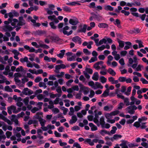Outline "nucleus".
Listing matches in <instances>:
<instances>
[{
  "label": "nucleus",
  "instance_id": "f257e3e1",
  "mask_svg": "<svg viewBox=\"0 0 148 148\" xmlns=\"http://www.w3.org/2000/svg\"><path fill=\"white\" fill-rule=\"evenodd\" d=\"M14 28L10 25H5L1 27V30L5 32V35L8 37H10V32L13 30Z\"/></svg>",
  "mask_w": 148,
  "mask_h": 148
},
{
  "label": "nucleus",
  "instance_id": "f03ea898",
  "mask_svg": "<svg viewBox=\"0 0 148 148\" xmlns=\"http://www.w3.org/2000/svg\"><path fill=\"white\" fill-rule=\"evenodd\" d=\"M88 85L94 90L98 88L102 89L103 88L101 84L98 82H96L95 83L93 81H90L88 82Z\"/></svg>",
  "mask_w": 148,
  "mask_h": 148
},
{
  "label": "nucleus",
  "instance_id": "7ed1b4c3",
  "mask_svg": "<svg viewBox=\"0 0 148 148\" xmlns=\"http://www.w3.org/2000/svg\"><path fill=\"white\" fill-rule=\"evenodd\" d=\"M42 112H38L34 116V117L36 119H38L40 123V124L41 126L42 127H43L45 126V124L46 122V121L45 119L42 118L41 116L39 115H42Z\"/></svg>",
  "mask_w": 148,
  "mask_h": 148
},
{
  "label": "nucleus",
  "instance_id": "20e7f679",
  "mask_svg": "<svg viewBox=\"0 0 148 148\" xmlns=\"http://www.w3.org/2000/svg\"><path fill=\"white\" fill-rule=\"evenodd\" d=\"M7 109L8 113L9 114H12V111L14 113H17L21 110L20 108H18L17 109H16V106L14 105H12L8 107Z\"/></svg>",
  "mask_w": 148,
  "mask_h": 148
},
{
  "label": "nucleus",
  "instance_id": "39448f33",
  "mask_svg": "<svg viewBox=\"0 0 148 148\" xmlns=\"http://www.w3.org/2000/svg\"><path fill=\"white\" fill-rule=\"evenodd\" d=\"M98 116L97 114L95 115V117L93 119V121L97 125L99 126L100 125H102L105 122L103 116H102L100 118L99 121L98 120Z\"/></svg>",
  "mask_w": 148,
  "mask_h": 148
},
{
  "label": "nucleus",
  "instance_id": "423d86ee",
  "mask_svg": "<svg viewBox=\"0 0 148 148\" xmlns=\"http://www.w3.org/2000/svg\"><path fill=\"white\" fill-rule=\"evenodd\" d=\"M94 67L97 70L102 69L106 68V66L103 64V62L102 61L97 62L94 65Z\"/></svg>",
  "mask_w": 148,
  "mask_h": 148
},
{
  "label": "nucleus",
  "instance_id": "0eeeda50",
  "mask_svg": "<svg viewBox=\"0 0 148 148\" xmlns=\"http://www.w3.org/2000/svg\"><path fill=\"white\" fill-rule=\"evenodd\" d=\"M137 109V107L135 105L129 106L126 109L127 113L131 114H133L135 112V110Z\"/></svg>",
  "mask_w": 148,
  "mask_h": 148
},
{
  "label": "nucleus",
  "instance_id": "6e6552de",
  "mask_svg": "<svg viewBox=\"0 0 148 148\" xmlns=\"http://www.w3.org/2000/svg\"><path fill=\"white\" fill-rule=\"evenodd\" d=\"M105 116L107 119V122L111 123H113L115 122V119H111L112 118L113 116L111 112L105 114Z\"/></svg>",
  "mask_w": 148,
  "mask_h": 148
},
{
  "label": "nucleus",
  "instance_id": "1a4fd4ad",
  "mask_svg": "<svg viewBox=\"0 0 148 148\" xmlns=\"http://www.w3.org/2000/svg\"><path fill=\"white\" fill-rule=\"evenodd\" d=\"M67 56V59L68 61H72L75 60L76 56L75 54H73V53L71 52H68L66 53Z\"/></svg>",
  "mask_w": 148,
  "mask_h": 148
},
{
  "label": "nucleus",
  "instance_id": "9d476101",
  "mask_svg": "<svg viewBox=\"0 0 148 148\" xmlns=\"http://www.w3.org/2000/svg\"><path fill=\"white\" fill-rule=\"evenodd\" d=\"M79 85L80 89L79 91L80 92H81V91H83L84 94V95H86L88 93L89 89L88 87L84 86L81 83H79Z\"/></svg>",
  "mask_w": 148,
  "mask_h": 148
},
{
  "label": "nucleus",
  "instance_id": "9b49d317",
  "mask_svg": "<svg viewBox=\"0 0 148 148\" xmlns=\"http://www.w3.org/2000/svg\"><path fill=\"white\" fill-rule=\"evenodd\" d=\"M33 93V92L31 90L27 88H25L22 93L20 94V95L22 96V93L26 95H29L32 94Z\"/></svg>",
  "mask_w": 148,
  "mask_h": 148
},
{
  "label": "nucleus",
  "instance_id": "f8f14e48",
  "mask_svg": "<svg viewBox=\"0 0 148 148\" xmlns=\"http://www.w3.org/2000/svg\"><path fill=\"white\" fill-rule=\"evenodd\" d=\"M16 135V136L17 138L16 140L18 141H19L21 140V135L20 133L16 132L15 134H14ZM10 139L12 140H15L16 139V138L15 136H13L10 137Z\"/></svg>",
  "mask_w": 148,
  "mask_h": 148
},
{
  "label": "nucleus",
  "instance_id": "ddd939ff",
  "mask_svg": "<svg viewBox=\"0 0 148 148\" xmlns=\"http://www.w3.org/2000/svg\"><path fill=\"white\" fill-rule=\"evenodd\" d=\"M69 29V27L68 26H66L64 27L62 30H60V32H62L63 34L65 35H71L72 33V31L71 30L69 32H68L66 30H68Z\"/></svg>",
  "mask_w": 148,
  "mask_h": 148
},
{
  "label": "nucleus",
  "instance_id": "4468645a",
  "mask_svg": "<svg viewBox=\"0 0 148 148\" xmlns=\"http://www.w3.org/2000/svg\"><path fill=\"white\" fill-rule=\"evenodd\" d=\"M10 23H11V25L14 27L16 26L17 23H18V21L16 19H11V18H9L8 19Z\"/></svg>",
  "mask_w": 148,
  "mask_h": 148
},
{
  "label": "nucleus",
  "instance_id": "2eb2a0df",
  "mask_svg": "<svg viewBox=\"0 0 148 148\" xmlns=\"http://www.w3.org/2000/svg\"><path fill=\"white\" fill-rule=\"evenodd\" d=\"M48 18L51 21H53L56 23H58L59 22L58 19L54 15L49 16L48 17Z\"/></svg>",
  "mask_w": 148,
  "mask_h": 148
},
{
  "label": "nucleus",
  "instance_id": "dca6fc26",
  "mask_svg": "<svg viewBox=\"0 0 148 148\" xmlns=\"http://www.w3.org/2000/svg\"><path fill=\"white\" fill-rule=\"evenodd\" d=\"M19 21L17 23L18 26H23L25 25V22L22 16H20L18 18Z\"/></svg>",
  "mask_w": 148,
  "mask_h": 148
},
{
  "label": "nucleus",
  "instance_id": "f3484780",
  "mask_svg": "<svg viewBox=\"0 0 148 148\" xmlns=\"http://www.w3.org/2000/svg\"><path fill=\"white\" fill-rule=\"evenodd\" d=\"M28 19L30 21L33 23V25L36 27H39L40 25V24L38 23H36L35 20L33 19L32 17L29 16L28 17Z\"/></svg>",
  "mask_w": 148,
  "mask_h": 148
},
{
  "label": "nucleus",
  "instance_id": "a211bd4d",
  "mask_svg": "<svg viewBox=\"0 0 148 148\" xmlns=\"http://www.w3.org/2000/svg\"><path fill=\"white\" fill-rule=\"evenodd\" d=\"M72 40L74 42L80 44L82 43L81 38L78 36H75L73 38Z\"/></svg>",
  "mask_w": 148,
  "mask_h": 148
},
{
  "label": "nucleus",
  "instance_id": "6ab92c4d",
  "mask_svg": "<svg viewBox=\"0 0 148 148\" xmlns=\"http://www.w3.org/2000/svg\"><path fill=\"white\" fill-rule=\"evenodd\" d=\"M138 118L136 116H134L132 117V119H129L126 121V123L127 124H130L132 123L134 121L136 120Z\"/></svg>",
  "mask_w": 148,
  "mask_h": 148
},
{
  "label": "nucleus",
  "instance_id": "aec40b11",
  "mask_svg": "<svg viewBox=\"0 0 148 148\" xmlns=\"http://www.w3.org/2000/svg\"><path fill=\"white\" fill-rule=\"evenodd\" d=\"M78 21L76 18H73L69 20V23L73 25H77L78 23Z\"/></svg>",
  "mask_w": 148,
  "mask_h": 148
},
{
  "label": "nucleus",
  "instance_id": "412c9836",
  "mask_svg": "<svg viewBox=\"0 0 148 148\" xmlns=\"http://www.w3.org/2000/svg\"><path fill=\"white\" fill-rule=\"evenodd\" d=\"M99 78V75L98 72H95L92 77V79L95 81H97Z\"/></svg>",
  "mask_w": 148,
  "mask_h": 148
},
{
  "label": "nucleus",
  "instance_id": "4be33fe9",
  "mask_svg": "<svg viewBox=\"0 0 148 148\" xmlns=\"http://www.w3.org/2000/svg\"><path fill=\"white\" fill-rule=\"evenodd\" d=\"M89 125L92 131H95L97 130V127L92 123H90Z\"/></svg>",
  "mask_w": 148,
  "mask_h": 148
},
{
  "label": "nucleus",
  "instance_id": "5701e85b",
  "mask_svg": "<svg viewBox=\"0 0 148 148\" xmlns=\"http://www.w3.org/2000/svg\"><path fill=\"white\" fill-rule=\"evenodd\" d=\"M16 84L19 86L20 87H23L24 84L22 82H21L19 79L18 80H14Z\"/></svg>",
  "mask_w": 148,
  "mask_h": 148
},
{
  "label": "nucleus",
  "instance_id": "b1692460",
  "mask_svg": "<svg viewBox=\"0 0 148 148\" xmlns=\"http://www.w3.org/2000/svg\"><path fill=\"white\" fill-rule=\"evenodd\" d=\"M65 52V50H62L60 51V53L58 54H57V55L58 57L60 58H62L64 55Z\"/></svg>",
  "mask_w": 148,
  "mask_h": 148
},
{
  "label": "nucleus",
  "instance_id": "393cba45",
  "mask_svg": "<svg viewBox=\"0 0 148 148\" xmlns=\"http://www.w3.org/2000/svg\"><path fill=\"white\" fill-rule=\"evenodd\" d=\"M77 120V119L76 115H73L72 116V119L70 120L69 122L71 124L75 123Z\"/></svg>",
  "mask_w": 148,
  "mask_h": 148
},
{
  "label": "nucleus",
  "instance_id": "a878e982",
  "mask_svg": "<svg viewBox=\"0 0 148 148\" xmlns=\"http://www.w3.org/2000/svg\"><path fill=\"white\" fill-rule=\"evenodd\" d=\"M84 142L88 143L90 146H93L94 145V143H93V140H92L91 139L89 138H87L85 139Z\"/></svg>",
  "mask_w": 148,
  "mask_h": 148
},
{
  "label": "nucleus",
  "instance_id": "bb28decb",
  "mask_svg": "<svg viewBox=\"0 0 148 148\" xmlns=\"http://www.w3.org/2000/svg\"><path fill=\"white\" fill-rule=\"evenodd\" d=\"M109 89H106L101 95L102 97H106L109 95Z\"/></svg>",
  "mask_w": 148,
  "mask_h": 148
},
{
  "label": "nucleus",
  "instance_id": "cd10ccee",
  "mask_svg": "<svg viewBox=\"0 0 148 148\" xmlns=\"http://www.w3.org/2000/svg\"><path fill=\"white\" fill-rule=\"evenodd\" d=\"M113 108V106L112 105L106 106L104 107L103 109L105 111H110Z\"/></svg>",
  "mask_w": 148,
  "mask_h": 148
},
{
  "label": "nucleus",
  "instance_id": "c85d7f7f",
  "mask_svg": "<svg viewBox=\"0 0 148 148\" xmlns=\"http://www.w3.org/2000/svg\"><path fill=\"white\" fill-rule=\"evenodd\" d=\"M130 99L131 101H135V104L136 105H138L140 103V101L136 98L134 97H131L130 98Z\"/></svg>",
  "mask_w": 148,
  "mask_h": 148
},
{
  "label": "nucleus",
  "instance_id": "c756f323",
  "mask_svg": "<svg viewBox=\"0 0 148 148\" xmlns=\"http://www.w3.org/2000/svg\"><path fill=\"white\" fill-rule=\"evenodd\" d=\"M125 43L126 45L124 47V49L125 50H127L130 48L132 45V43L130 42H126Z\"/></svg>",
  "mask_w": 148,
  "mask_h": 148
},
{
  "label": "nucleus",
  "instance_id": "7c9ffc66",
  "mask_svg": "<svg viewBox=\"0 0 148 148\" xmlns=\"http://www.w3.org/2000/svg\"><path fill=\"white\" fill-rule=\"evenodd\" d=\"M13 98L16 102L19 101H21L22 100V99L21 97H18L16 95H14L13 96Z\"/></svg>",
  "mask_w": 148,
  "mask_h": 148
},
{
  "label": "nucleus",
  "instance_id": "2f4dec72",
  "mask_svg": "<svg viewBox=\"0 0 148 148\" xmlns=\"http://www.w3.org/2000/svg\"><path fill=\"white\" fill-rule=\"evenodd\" d=\"M117 130V128L115 126H113L112 127V129L109 132V135L114 134Z\"/></svg>",
  "mask_w": 148,
  "mask_h": 148
},
{
  "label": "nucleus",
  "instance_id": "473e14b6",
  "mask_svg": "<svg viewBox=\"0 0 148 148\" xmlns=\"http://www.w3.org/2000/svg\"><path fill=\"white\" fill-rule=\"evenodd\" d=\"M107 72L112 76H114L116 74V72L113 69L111 68L108 69L107 70Z\"/></svg>",
  "mask_w": 148,
  "mask_h": 148
},
{
  "label": "nucleus",
  "instance_id": "72a5a7b5",
  "mask_svg": "<svg viewBox=\"0 0 148 148\" xmlns=\"http://www.w3.org/2000/svg\"><path fill=\"white\" fill-rule=\"evenodd\" d=\"M89 65L86 66L85 68L86 71L88 73L90 74H92L93 72L92 70L90 69L89 67Z\"/></svg>",
  "mask_w": 148,
  "mask_h": 148
},
{
  "label": "nucleus",
  "instance_id": "f704fd0d",
  "mask_svg": "<svg viewBox=\"0 0 148 148\" xmlns=\"http://www.w3.org/2000/svg\"><path fill=\"white\" fill-rule=\"evenodd\" d=\"M98 26L101 28H106L108 27V25L106 23H100L98 24Z\"/></svg>",
  "mask_w": 148,
  "mask_h": 148
},
{
  "label": "nucleus",
  "instance_id": "c9c22d12",
  "mask_svg": "<svg viewBox=\"0 0 148 148\" xmlns=\"http://www.w3.org/2000/svg\"><path fill=\"white\" fill-rule=\"evenodd\" d=\"M54 86H52L51 88L52 90H54L56 88H57L58 86V81H55L53 83Z\"/></svg>",
  "mask_w": 148,
  "mask_h": 148
},
{
  "label": "nucleus",
  "instance_id": "e433bc0d",
  "mask_svg": "<svg viewBox=\"0 0 148 148\" xmlns=\"http://www.w3.org/2000/svg\"><path fill=\"white\" fill-rule=\"evenodd\" d=\"M87 26L86 25H84L83 27L80 29L79 30L78 32H85L86 31Z\"/></svg>",
  "mask_w": 148,
  "mask_h": 148
},
{
  "label": "nucleus",
  "instance_id": "4c0bfd02",
  "mask_svg": "<svg viewBox=\"0 0 148 148\" xmlns=\"http://www.w3.org/2000/svg\"><path fill=\"white\" fill-rule=\"evenodd\" d=\"M104 9L106 10L112 11L113 8L110 5H106L104 6Z\"/></svg>",
  "mask_w": 148,
  "mask_h": 148
},
{
  "label": "nucleus",
  "instance_id": "58836bf2",
  "mask_svg": "<svg viewBox=\"0 0 148 148\" xmlns=\"http://www.w3.org/2000/svg\"><path fill=\"white\" fill-rule=\"evenodd\" d=\"M21 73H16L14 74V80H19L18 78L21 77Z\"/></svg>",
  "mask_w": 148,
  "mask_h": 148
},
{
  "label": "nucleus",
  "instance_id": "ea45409f",
  "mask_svg": "<svg viewBox=\"0 0 148 148\" xmlns=\"http://www.w3.org/2000/svg\"><path fill=\"white\" fill-rule=\"evenodd\" d=\"M107 79L103 76H101L99 78V80L102 83L104 84L107 81Z\"/></svg>",
  "mask_w": 148,
  "mask_h": 148
},
{
  "label": "nucleus",
  "instance_id": "a19ab883",
  "mask_svg": "<svg viewBox=\"0 0 148 148\" xmlns=\"http://www.w3.org/2000/svg\"><path fill=\"white\" fill-rule=\"evenodd\" d=\"M99 133L102 136H103L106 134L109 135V132L107 131L106 130H103L100 131Z\"/></svg>",
  "mask_w": 148,
  "mask_h": 148
},
{
  "label": "nucleus",
  "instance_id": "79ce46f5",
  "mask_svg": "<svg viewBox=\"0 0 148 148\" xmlns=\"http://www.w3.org/2000/svg\"><path fill=\"white\" fill-rule=\"evenodd\" d=\"M12 121L15 122V123L16 125H17L18 123V121L16 119V116L15 115H13L12 116Z\"/></svg>",
  "mask_w": 148,
  "mask_h": 148
},
{
  "label": "nucleus",
  "instance_id": "37998d69",
  "mask_svg": "<svg viewBox=\"0 0 148 148\" xmlns=\"http://www.w3.org/2000/svg\"><path fill=\"white\" fill-rule=\"evenodd\" d=\"M36 142L38 146L43 144L45 142V141L42 139L37 140Z\"/></svg>",
  "mask_w": 148,
  "mask_h": 148
},
{
  "label": "nucleus",
  "instance_id": "c03bdc74",
  "mask_svg": "<svg viewBox=\"0 0 148 148\" xmlns=\"http://www.w3.org/2000/svg\"><path fill=\"white\" fill-rule=\"evenodd\" d=\"M119 146L121 147L120 148H128V147H127V143L125 142L120 144Z\"/></svg>",
  "mask_w": 148,
  "mask_h": 148
},
{
  "label": "nucleus",
  "instance_id": "a18cd8bd",
  "mask_svg": "<svg viewBox=\"0 0 148 148\" xmlns=\"http://www.w3.org/2000/svg\"><path fill=\"white\" fill-rule=\"evenodd\" d=\"M136 43L138 44L139 48H140L141 47H144V46L143 45V43L140 40H136Z\"/></svg>",
  "mask_w": 148,
  "mask_h": 148
},
{
  "label": "nucleus",
  "instance_id": "49530a36",
  "mask_svg": "<svg viewBox=\"0 0 148 148\" xmlns=\"http://www.w3.org/2000/svg\"><path fill=\"white\" fill-rule=\"evenodd\" d=\"M107 42V40L105 38H103L102 40H101L99 42L98 44L97 45V46H99L103 44V43H106Z\"/></svg>",
  "mask_w": 148,
  "mask_h": 148
},
{
  "label": "nucleus",
  "instance_id": "de8ad7c7",
  "mask_svg": "<svg viewBox=\"0 0 148 148\" xmlns=\"http://www.w3.org/2000/svg\"><path fill=\"white\" fill-rule=\"evenodd\" d=\"M29 98L27 97L25 98L23 100V102L26 106L28 104Z\"/></svg>",
  "mask_w": 148,
  "mask_h": 148
},
{
  "label": "nucleus",
  "instance_id": "09e8293b",
  "mask_svg": "<svg viewBox=\"0 0 148 148\" xmlns=\"http://www.w3.org/2000/svg\"><path fill=\"white\" fill-rule=\"evenodd\" d=\"M44 95L42 94H40L37 96V98L40 101L42 100L44 98Z\"/></svg>",
  "mask_w": 148,
  "mask_h": 148
},
{
  "label": "nucleus",
  "instance_id": "8fccbe9b",
  "mask_svg": "<svg viewBox=\"0 0 148 148\" xmlns=\"http://www.w3.org/2000/svg\"><path fill=\"white\" fill-rule=\"evenodd\" d=\"M147 118L145 116H143L142 117H141L140 118H139L138 119V121L140 122H141L142 121H147Z\"/></svg>",
  "mask_w": 148,
  "mask_h": 148
},
{
  "label": "nucleus",
  "instance_id": "3c124183",
  "mask_svg": "<svg viewBox=\"0 0 148 148\" xmlns=\"http://www.w3.org/2000/svg\"><path fill=\"white\" fill-rule=\"evenodd\" d=\"M20 61L22 63H24V62H26V63L28 61V58L27 57H25L23 58H21L20 59Z\"/></svg>",
  "mask_w": 148,
  "mask_h": 148
},
{
  "label": "nucleus",
  "instance_id": "603ef678",
  "mask_svg": "<svg viewBox=\"0 0 148 148\" xmlns=\"http://www.w3.org/2000/svg\"><path fill=\"white\" fill-rule=\"evenodd\" d=\"M102 70L100 72V73L103 75H106L107 73V71L106 69V68L103 69H102Z\"/></svg>",
  "mask_w": 148,
  "mask_h": 148
},
{
  "label": "nucleus",
  "instance_id": "864d4df0",
  "mask_svg": "<svg viewBox=\"0 0 148 148\" xmlns=\"http://www.w3.org/2000/svg\"><path fill=\"white\" fill-rule=\"evenodd\" d=\"M143 67V66L141 64H139L137 65L136 68V71H139L142 70V69Z\"/></svg>",
  "mask_w": 148,
  "mask_h": 148
},
{
  "label": "nucleus",
  "instance_id": "5fc2aeb1",
  "mask_svg": "<svg viewBox=\"0 0 148 148\" xmlns=\"http://www.w3.org/2000/svg\"><path fill=\"white\" fill-rule=\"evenodd\" d=\"M102 128H105L107 129L109 128L110 127V125L108 123H105L101 125Z\"/></svg>",
  "mask_w": 148,
  "mask_h": 148
},
{
  "label": "nucleus",
  "instance_id": "6e6d98bb",
  "mask_svg": "<svg viewBox=\"0 0 148 148\" xmlns=\"http://www.w3.org/2000/svg\"><path fill=\"white\" fill-rule=\"evenodd\" d=\"M124 104L122 102L120 103L118 106V107H117L118 109V110L121 109L123 107V106H124Z\"/></svg>",
  "mask_w": 148,
  "mask_h": 148
},
{
  "label": "nucleus",
  "instance_id": "4d7b16f0",
  "mask_svg": "<svg viewBox=\"0 0 148 148\" xmlns=\"http://www.w3.org/2000/svg\"><path fill=\"white\" fill-rule=\"evenodd\" d=\"M97 60V57H92L90 59L89 61V62L90 63L93 62Z\"/></svg>",
  "mask_w": 148,
  "mask_h": 148
},
{
  "label": "nucleus",
  "instance_id": "13d9d810",
  "mask_svg": "<svg viewBox=\"0 0 148 148\" xmlns=\"http://www.w3.org/2000/svg\"><path fill=\"white\" fill-rule=\"evenodd\" d=\"M118 43L119 47L122 48L124 47V41L121 40H119L118 41Z\"/></svg>",
  "mask_w": 148,
  "mask_h": 148
},
{
  "label": "nucleus",
  "instance_id": "bf43d9fd",
  "mask_svg": "<svg viewBox=\"0 0 148 148\" xmlns=\"http://www.w3.org/2000/svg\"><path fill=\"white\" fill-rule=\"evenodd\" d=\"M124 103H125L127 106H128L130 105V103L129 101V99L127 98H124Z\"/></svg>",
  "mask_w": 148,
  "mask_h": 148
},
{
  "label": "nucleus",
  "instance_id": "052dcab7",
  "mask_svg": "<svg viewBox=\"0 0 148 148\" xmlns=\"http://www.w3.org/2000/svg\"><path fill=\"white\" fill-rule=\"evenodd\" d=\"M64 102L65 103V105L67 107L70 106L69 100V99H65L64 100Z\"/></svg>",
  "mask_w": 148,
  "mask_h": 148
},
{
  "label": "nucleus",
  "instance_id": "680f3d73",
  "mask_svg": "<svg viewBox=\"0 0 148 148\" xmlns=\"http://www.w3.org/2000/svg\"><path fill=\"white\" fill-rule=\"evenodd\" d=\"M38 9V7L37 6H34L32 7H31L29 8V10H31L32 11L34 10L35 11H37Z\"/></svg>",
  "mask_w": 148,
  "mask_h": 148
},
{
  "label": "nucleus",
  "instance_id": "e2e57ef3",
  "mask_svg": "<svg viewBox=\"0 0 148 148\" xmlns=\"http://www.w3.org/2000/svg\"><path fill=\"white\" fill-rule=\"evenodd\" d=\"M12 133L11 132L7 131L5 133V135L6 136L7 138H9L10 137L12 136Z\"/></svg>",
  "mask_w": 148,
  "mask_h": 148
},
{
  "label": "nucleus",
  "instance_id": "0e129e2a",
  "mask_svg": "<svg viewBox=\"0 0 148 148\" xmlns=\"http://www.w3.org/2000/svg\"><path fill=\"white\" fill-rule=\"evenodd\" d=\"M83 51L86 55H89L91 54L90 52L87 49H84Z\"/></svg>",
  "mask_w": 148,
  "mask_h": 148
},
{
  "label": "nucleus",
  "instance_id": "69168bd1",
  "mask_svg": "<svg viewBox=\"0 0 148 148\" xmlns=\"http://www.w3.org/2000/svg\"><path fill=\"white\" fill-rule=\"evenodd\" d=\"M59 143L60 145L61 146H66L67 144L66 142H62L61 139H60L59 140Z\"/></svg>",
  "mask_w": 148,
  "mask_h": 148
},
{
  "label": "nucleus",
  "instance_id": "338daca9",
  "mask_svg": "<svg viewBox=\"0 0 148 148\" xmlns=\"http://www.w3.org/2000/svg\"><path fill=\"white\" fill-rule=\"evenodd\" d=\"M5 89L6 91L9 92H12V90L9 86H6L5 87Z\"/></svg>",
  "mask_w": 148,
  "mask_h": 148
},
{
  "label": "nucleus",
  "instance_id": "774afa93",
  "mask_svg": "<svg viewBox=\"0 0 148 148\" xmlns=\"http://www.w3.org/2000/svg\"><path fill=\"white\" fill-rule=\"evenodd\" d=\"M132 89V87L131 86H129L127 90V92H125V94L127 95H129L130 94V92H131Z\"/></svg>",
  "mask_w": 148,
  "mask_h": 148
}]
</instances>
